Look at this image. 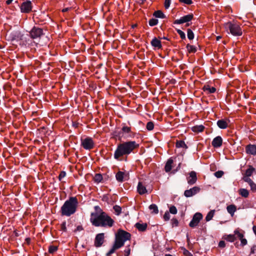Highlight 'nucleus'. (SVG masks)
<instances>
[{
    "label": "nucleus",
    "instance_id": "nucleus-1",
    "mask_svg": "<svg viewBox=\"0 0 256 256\" xmlns=\"http://www.w3.org/2000/svg\"><path fill=\"white\" fill-rule=\"evenodd\" d=\"M94 208L97 213H92L91 214L90 222L92 225L96 226L112 227L114 223V220L98 206H96Z\"/></svg>",
    "mask_w": 256,
    "mask_h": 256
},
{
    "label": "nucleus",
    "instance_id": "nucleus-2",
    "mask_svg": "<svg viewBox=\"0 0 256 256\" xmlns=\"http://www.w3.org/2000/svg\"><path fill=\"white\" fill-rule=\"evenodd\" d=\"M139 146V144L135 141L122 142L117 146L114 154V158L118 160L120 157L130 154L135 149L138 148Z\"/></svg>",
    "mask_w": 256,
    "mask_h": 256
},
{
    "label": "nucleus",
    "instance_id": "nucleus-3",
    "mask_svg": "<svg viewBox=\"0 0 256 256\" xmlns=\"http://www.w3.org/2000/svg\"><path fill=\"white\" fill-rule=\"evenodd\" d=\"M130 234L124 230H118L116 234V238L112 248L106 254V256H110L114 252L124 246V242L130 238Z\"/></svg>",
    "mask_w": 256,
    "mask_h": 256
},
{
    "label": "nucleus",
    "instance_id": "nucleus-4",
    "mask_svg": "<svg viewBox=\"0 0 256 256\" xmlns=\"http://www.w3.org/2000/svg\"><path fill=\"white\" fill-rule=\"evenodd\" d=\"M78 205V201L76 196L70 197L60 208L62 216H70L74 214L76 211Z\"/></svg>",
    "mask_w": 256,
    "mask_h": 256
},
{
    "label": "nucleus",
    "instance_id": "nucleus-5",
    "mask_svg": "<svg viewBox=\"0 0 256 256\" xmlns=\"http://www.w3.org/2000/svg\"><path fill=\"white\" fill-rule=\"evenodd\" d=\"M225 28L227 31L234 36H240L242 34V29L239 24L232 22H228L224 24Z\"/></svg>",
    "mask_w": 256,
    "mask_h": 256
},
{
    "label": "nucleus",
    "instance_id": "nucleus-6",
    "mask_svg": "<svg viewBox=\"0 0 256 256\" xmlns=\"http://www.w3.org/2000/svg\"><path fill=\"white\" fill-rule=\"evenodd\" d=\"M120 138H132L135 136V133L132 131L131 128L126 126L125 124H122L121 131L119 132Z\"/></svg>",
    "mask_w": 256,
    "mask_h": 256
},
{
    "label": "nucleus",
    "instance_id": "nucleus-7",
    "mask_svg": "<svg viewBox=\"0 0 256 256\" xmlns=\"http://www.w3.org/2000/svg\"><path fill=\"white\" fill-rule=\"evenodd\" d=\"M82 146L86 150H90L94 147V142L91 138L87 137L81 140Z\"/></svg>",
    "mask_w": 256,
    "mask_h": 256
},
{
    "label": "nucleus",
    "instance_id": "nucleus-8",
    "mask_svg": "<svg viewBox=\"0 0 256 256\" xmlns=\"http://www.w3.org/2000/svg\"><path fill=\"white\" fill-rule=\"evenodd\" d=\"M193 18L194 15L192 14H188V15L184 16L180 18L179 19L176 20L174 21V24H180L186 22V26H189L190 24L188 22L191 21L192 20Z\"/></svg>",
    "mask_w": 256,
    "mask_h": 256
},
{
    "label": "nucleus",
    "instance_id": "nucleus-9",
    "mask_svg": "<svg viewBox=\"0 0 256 256\" xmlns=\"http://www.w3.org/2000/svg\"><path fill=\"white\" fill-rule=\"evenodd\" d=\"M43 34L42 29L36 26H34L30 32V37L32 39L40 38Z\"/></svg>",
    "mask_w": 256,
    "mask_h": 256
},
{
    "label": "nucleus",
    "instance_id": "nucleus-10",
    "mask_svg": "<svg viewBox=\"0 0 256 256\" xmlns=\"http://www.w3.org/2000/svg\"><path fill=\"white\" fill-rule=\"evenodd\" d=\"M202 218V215L200 213L196 212L195 214L189 224L191 228H194L197 226Z\"/></svg>",
    "mask_w": 256,
    "mask_h": 256
},
{
    "label": "nucleus",
    "instance_id": "nucleus-11",
    "mask_svg": "<svg viewBox=\"0 0 256 256\" xmlns=\"http://www.w3.org/2000/svg\"><path fill=\"white\" fill-rule=\"evenodd\" d=\"M20 11L23 13H29L32 10V4L30 1L27 0L22 4L20 6Z\"/></svg>",
    "mask_w": 256,
    "mask_h": 256
},
{
    "label": "nucleus",
    "instance_id": "nucleus-12",
    "mask_svg": "<svg viewBox=\"0 0 256 256\" xmlns=\"http://www.w3.org/2000/svg\"><path fill=\"white\" fill-rule=\"evenodd\" d=\"M104 233H100L96 234L94 239V246L97 248L101 246L104 242Z\"/></svg>",
    "mask_w": 256,
    "mask_h": 256
},
{
    "label": "nucleus",
    "instance_id": "nucleus-13",
    "mask_svg": "<svg viewBox=\"0 0 256 256\" xmlns=\"http://www.w3.org/2000/svg\"><path fill=\"white\" fill-rule=\"evenodd\" d=\"M200 191V188L198 186H194L190 190H186L184 192V196L186 197H191Z\"/></svg>",
    "mask_w": 256,
    "mask_h": 256
},
{
    "label": "nucleus",
    "instance_id": "nucleus-14",
    "mask_svg": "<svg viewBox=\"0 0 256 256\" xmlns=\"http://www.w3.org/2000/svg\"><path fill=\"white\" fill-rule=\"evenodd\" d=\"M230 122V120L228 119H220L217 121L216 124L221 129L226 128Z\"/></svg>",
    "mask_w": 256,
    "mask_h": 256
},
{
    "label": "nucleus",
    "instance_id": "nucleus-15",
    "mask_svg": "<svg viewBox=\"0 0 256 256\" xmlns=\"http://www.w3.org/2000/svg\"><path fill=\"white\" fill-rule=\"evenodd\" d=\"M222 144V139L220 136L214 138L212 142V145L214 148L220 147Z\"/></svg>",
    "mask_w": 256,
    "mask_h": 256
},
{
    "label": "nucleus",
    "instance_id": "nucleus-16",
    "mask_svg": "<svg viewBox=\"0 0 256 256\" xmlns=\"http://www.w3.org/2000/svg\"><path fill=\"white\" fill-rule=\"evenodd\" d=\"M189 175V176L187 178L188 183L190 185L194 184L197 180L196 172L192 171L190 173Z\"/></svg>",
    "mask_w": 256,
    "mask_h": 256
},
{
    "label": "nucleus",
    "instance_id": "nucleus-17",
    "mask_svg": "<svg viewBox=\"0 0 256 256\" xmlns=\"http://www.w3.org/2000/svg\"><path fill=\"white\" fill-rule=\"evenodd\" d=\"M235 234H236L240 240V245L242 246H246L247 244V240L244 238V234L240 232L238 230H235L234 232Z\"/></svg>",
    "mask_w": 256,
    "mask_h": 256
},
{
    "label": "nucleus",
    "instance_id": "nucleus-18",
    "mask_svg": "<svg viewBox=\"0 0 256 256\" xmlns=\"http://www.w3.org/2000/svg\"><path fill=\"white\" fill-rule=\"evenodd\" d=\"M246 152L248 154H256V146L253 144L248 145L246 148Z\"/></svg>",
    "mask_w": 256,
    "mask_h": 256
},
{
    "label": "nucleus",
    "instance_id": "nucleus-19",
    "mask_svg": "<svg viewBox=\"0 0 256 256\" xmlns=\"http://www.w3.org/2000/svg\"><path fill=\"white\" fill-rule=\"evenodd\" d=\"M150 44L153 47H154L158 49H160L162 47L160 40L156 38H154L152 40Z\"/></svg>",
    "mask_w": 256,
    "mask_h": 256
},
{
    "label": "nucleus",
    "instance_id": "nucleus-20",
    "mask_svg": "<svg viewBox=\"0 0 256 256\" xmlns=\"http://www.w3.org/2000/svg\"><path fill=\"white\" fill-rule=\"evenodd\" d=\"M137 190L138 194L141 195L147 192L146 188L142 184L141 182H138Z\"/></svg>",
    "mask_w": 256,
    "mask_h": 256
},
{
    "label": "nucleus",
    "instance_id": "nucleus-21",
    "mask_svg": "<svg viewBox=\"0 0 256 256\" xmlns=\"http://www.w3.org/2000/svg\"><path fill=\"white\" fill-rule=\"evenodd\" d=\"M202 89L208 94H213L216 91V88L214 87H211L209 85H204Z\"/></svg>",
    "mask_w": 256,
    "mask_h": 256
},
{
    "label": "nucleus",
    "instance_id": "nucleus-22",
    "mask_svg": "<svg viewBox=\"0 0 256 256\" xmlns=\"http://www.w3.org/2000/svg\"><path fill=\"white\" fill-rule=\"evenodd\" d=\"M226 210L230 214V216H233L234 212L236 210V207L234 204H230L227 206Z\"/></svg>",
    "mask_w": 256,
    "mask_h": 256
},
{
    "label": "nucleus",
    "instance_id": "nucleus-23",
    "mask_svg": "<svg viewBox=\"0 0 256 256\" xmlns=\"http://www.w3.org/2000/svg\"><path fill=\"white\" fill-rule=\"evenodd\" d=\"M125 175L126 174L124 172L119 171L116 174V180L119 182H122L124 181Z\"/></svg>",
    "mask_w": 256,
    "mask_h": 256
},
{
    "label": "nucleus",
    "instance_id": "nucleus-24",
    "mask_svg": "<svg viewBox=\"0 0 256 256\" xmlns=\"http://www.w3.org/2000/svg\"><path fill=\"white\" fill-rule=\"evenodd\" d=\"M173 164V160L170 158L168 159L164 169L166 172H169L172 168V164Z\"/></svg>",
    "mask_w": 256,
    "mask_h": 256
},
{
    "label": "nucleus",
    "instance_id": "nucleus-25",
    "mask_svg": "<svg viewBox=\"0 0 256 256\" xmlns=\"http://www.w3.org/2000/svg\"><path fill=\"white\" fill-rule=\"evenodd\" d=\"M148 225L146 223L144 224H140L136 223V228L140 232H144L146 230L147 228Z\"/></svg>",
    "mask_w": 256,
    "mask_h": 256
},
{
    "label": "nucleus",
    "instance_id": "nucleus-26",
    "mask_svg": "<svg viewBox=\"0 0 256 256\" xmlns=\"http://www.w3.org/2000/svg\"><path fill=\"white\" fill-rule=\"evenodd\" d=\"M204 126L202 125H198L193 126L192 128V130L195 132H200L204 130Z\"/></svg>",
    "mask_w": 256,
    "mask_h": 256
},
{
    "label": "nucleus",
    "instance_id": "nucleus-27",
    "mask_svg": "<svg viewBox=\"0 0 256 256\" xmlns=\"http://www.w3.org/2000/svg\"><path fill=\"white\" fill-rule=\"evenodd\" d=\"M239 194L242 197L246 198L249 196V192L245 188H240L238 190Z\"/></svg>",
    "mask_w": 256,
    "mask_h": 256
},
{
    "label": "nucleus",
    "instance_id": "nucleus-28",
    "mask_svg": "<svg viewBox=\"0 0 256 256\" xmlns=\"http://www.w3.org/2000/svg\"><path fill=\"white\" fill-rule=\"evenodd\" d=\"M176 147L178 148H187L188 146L183 140H178L176 144Z\"/></svg>",
    "mask_w": 256,
    "mask_h": 256
},
{
    "label": "nucleus",
    "instance_id": "nucleus-29",
    "mask_svg": "<svg viewBox=\"0 0 256 256\" xmlns=\"http://www.w3.org/2000/svg\"><path fill=\"white\" fill-rule=\"evenodd\" d=\"M149 209L152 211V213L157 214L158 212V210L156 204H152L149 206Z\"/></svg>",
    "mask_w": 256,
    "mask_h": 256
},
{
    "label": "nucleus",
    "instance_id": "nucleus-30",
    "mask_svg": "<svg viewBox=\"0 0 256 256\" xmlns=\"http://www.w3.org/2000/svg\"><path fill=\"white\" fill-rule=\"evenodd\" d=\"M255 168H254L252 166H250L248 168L246 171L245 176H250L253 172L255 171Z\"/></svg>",
    "mask_w": 256,
    "mask_h": 256
},
{
    "label": "nucleus",
    "instance_id": "nucleus-31",
    "mask_svg": "<svg viewBox=\"0 0 256 256\" xmlns=\"http://www.w3.org/2000/svg\"><path fill=\"white\" fill-rule=\"evenodd\" d=\"M224 239L230 242H234L236 240V236L234 234L226 235L224 236Z\"/></svg>",
    "mask_w": 256,
    "mask_h": 256
},
{
    "label": "nucleus",
    "instance_id": "nucleus-32",
    "mask_svg": "<svg viewBox=\"0 0 256 256\" xmlns=\"http://www.w3.org/2000/svg\"><path fill=\"white\" fill-rule=\"evenodd\" d=\"M154 16L157 18H165L166 16L164 14L161 10L156 11L154 13Z\"/></svg>",
    "mask_w": 256,
    "mask_h": 256
},
{
    "label": "nucleus",
    "instance_id": "nucleus-33",
    "mask_svg": "<svg viewBox=\"0 0 256 256\" xmlns=\"http://www.w3.org/2000/svg\"><path fill=\"white\" fill-rule=\"evenodd\" d=\"M214 214V210H211L207 214L206 217V222H208L210 220Z\"/></svg>",
    "mask_w": 256,
    "mask_h": 256
},
{
    "label": "nucleus",
    "instance_id": "nucleus-34",
    "mask_svg": "<svg viewBox=\"0 0 256 256\" xmlns=\"http://www.w3.org/2000/svg\"><path fill=\"white\" fill-rule=\"evenodd\" d=\"M102 176L100 174H95L94 176V180L95 182L99 183L101 182L102 180Z\"/></svg>",
    "mask_w": 256,
    "mask_h": 256
},
{
    "label": "nucleus",
    "instance_id": "nucleus-35",
    "mask_svg": "<svg viewBox=\"0 0 256 256\" xmlns=\"http://www.w3.org/2000/svg\"><path fill=\"white\" fill-rule=\"evenodd\" d=\"M186 48H187L188 52L190 53H191V52L194 53L196 51V48L194 46H192V45L188 44L186 46Z\"/></svg>",
    "mask_w": 256,
    "mask_h": 256
},
{
    "label": "nucleus",
    "instance_id": "nucleus-36",
    "mask_svg": "<svg viewBox=\"0 0 256 256\" xmlns=\"http://www.w3.org/2000/svg\"><path fill=\"white\" fill-rule=\"evenodd\" d=\"M148 24L151 26H156L158 24V20L156 18H151L149 20Z\"/></svg>",
    "mask_w": 256,
    "mask_h": 256
},
{
    "label": "nucleus",
    "instance_id": "nucleus-37",
    "mask_svg": "<svg viewBox=\"0 0 256 256\" xmlns=\"http://www.w3.org/2000/svg\"><path fill=\"white\" fill-rule=\"evenodd\" d=\"M115 213L116 215H119L121 213L122 208L117 205H116L113 208Z\"/></svg>",
    "mask_w": 256,
    "mask_h": 256
},
{
    "label": "nucleus",
    "instance_id": "nucleus-38",
    "mask_svg": "<svg viewBox=\"0 0 256 256\" xmlns=\"http://www.w3.org/2000/svg\"><path fill=\"white\" fill-rule=\"evenodd\" d=\"M249 256H256V245H254L251 248Z\"/></svg>",
    "mask_w": 256,
    "mask_h": 256
},
{
    "label": "nucleus",
    "instance_id": "nucleus-39",
    "mask_svg": "<svg viewBox=\"0 0 256 256\" xmlns=\"http://www.w3.org/2000/svg\"><path fill=\"white\" fill-rule=\"evenodd\" d=\"M188 38L189 40H192L194 38V34L190 29H188L187 31Z\"/></svg>",
    "mask_w": 256,
    "mask_h": 256
},
{
    "label": "nucleus",
    "instance_id": "nucleus-40",
    "mask_svg": "<svg viewBox=\"0 0 256 256\" xmlns=\"http://www.w3.org/2000/svg\"><path fill=\"white\" fill-rule=\"evenodd\" d=\"M58 250V247L54 246H50L48 248V252L50 254H54Z\"/></svg>",
    "mask_w": 256,
    "mask_h": 256
},
{
    "label": "nucleus",
    "instance_id": "nucleus-41",
    "mask_svg": "<svg viewBox=\"0 0 256 256\" xmlns=\"http://www.w3.org/2000/svg\"><path fill=\"white\" fill-rule=\"evenodd\" d=\"M146 127L148 130H152L154 128V124L152 122H149L147 123Z\"/></svg>",
    "mask_w": 256,
    "mask_h": 256
},
{
    "label": "nucleus",
    "instance_id": "nucleus-42",
    "mask_svg": "<svg viewBox=\"0 0 256 256\" xmlns=\"http://www.w3.org/2000/svg\"><path fill=\"white\" fill-rule=\"evenodd\" d=\"M169 211L170 213L173 214H176L177 213V209L176 207L174 206H171L169 208Z\"/></svg>",
    "mask_w": 256,
    "mask_h": 256
},
{
    "label": "nucleus",
    "instance_id": "nucleus-43",
    "mask_svg": "<svg viewBox=\"0 0 256 256\" xmlns=\"http://www.w3.org/2000/svg\"><path fill=\"white\" fill-rule=\"evenodd\" d=\"M176 31L182 39L184 40L186 38V34L184 32L180 30H177Z\"/></svg>",
    "mask_w": 256,
    "mask_h": 256
},
{
    "label": "nucleus",
    "instance_id": "nucleus-44",
    "mask_svg": "<svg viewBox=\"0 0 256 256\" xmlns=\"http://www.w3.org/2000/svg\"><path fill=\"white\" fill-rule=\"evenodd\" d=\"M224 172L222 170H218L214 173V176L217 178H220L224 175Z\"/></svg>",
    "mask_w": 256,
    "mask_h": 256
},
{
    "label": "nucleus",
    "instance_id": "nucleus-45",
    "mask_svg": "<svg viewBox=\"0 0 256 256\" xmlns=\"http://www.w3.org/2000/svg\"><path fill=\"white\" fill-rule=\"evenodd\" d=\"M60 230L62 232H66V222L64 221L60 224Z\"/></svg>",
    "mask_w": 256,
    "mask_h": 256
},
{
    "label": "nucleus",
    "instance_id": "nucleus-46",
    "mask_svg": "<svg viewBox=\"0 0 256 256\" xmlns=\"http://www.w3.org/2000/svg\"><path fill=\"white\" fill-rule=\"evenodd\" d=\"M180 3L186 4L190 5L192 4V0H178Z\"/></svg>",
    "mask_w": 256,
    "mask_h": 256
},
{
    "label": "nucleus",
    "instance_id": "nucleus-47",
    "mask_svg": "<svg viewBox=\"0 0 256 256\" xmlns=\"http://www.w3.org/2000/svg\"><path fill=\"white\" fill-rule=\"evenodd\" d=\"M164 219L165 221H168L170 219V212H166L164 215Z\"/></svg>",
    "mask_w": 256,
    "mask_h": 256
},
{
    "label": "nucleus",
    "instance_id": "nucleus-48",
    "mask_svg": "<svg viewBox=\"0 0 256 256\" xmlns=\"http://www.w3.org/2000/svg\"><path fill=\"white\" fill-rule=\"evenodd\" d=\"M250 186V189L253 192H256V184L252 182L249 184Z\"/></svg>",
    "mask_w": 256,
    "mask_h": 256
},
{
    "label": "nucleus",
    "instance_id": "nucleus-49",
    "mask_svg": "<svg viewBox=\"0 0 256 256\" xmlns=\"http://www.w3.org/2000/svg\"><path fill=\"white\" fill-rule=\"evenodd\" d=\"M172 226H177L178 224V222L177 219L173 218L171 220Z\"/></svg>",
    "mask_w": 256,
    "mask_h": 256
},
{
    "label": "nucleus",
    "instance_id": "nucleus-50",
    "mask_svg": "<svg viewBox=\"0 0 256 256\" xmlns=\"http://www.w3.org/2000/svg\"><path fill=\"white\" fill-rule=\"evenodd\" d=\"M243 180L247 182L249 184H251L253 181L250 178V176H244L243 178Z\"/></svg>",
    "mask_w": 256,
    "mask_h": 256
},
{
    "label": "nucleus",
    "instance_id": "nucleus-51",
    "mask_svg": "<svg viewBox=\"0 0 256 256\" xmlns=\"http://www.w3.org/2000/svg\"><path fill=\"white\" fill-rule=\"evenodd\" d=\"M66 176V172L64 171H62L60 172L58 178L60 180H61L64 178Z\"/></svg>",
    "mask_w": 256,
    "mask_h": 256
},
{
    "label": "nucleus",
    "instance_id": "nucleus-52",
    "mask_svg": "<svg viewBox=\"0 0 256 256\" xmlns=\"http://www.w3.org/2000/svg\"><path fill=\"white\" fill-rule=\"evenodd\" d=\"M130 246L126 247V248L124 250V256H129L130 254Z\"/></svg>",
    "mask_w": 256,
    "mask_h": 256
},
{
    "label": "nucleus",
    "instance_id": "nucleus-53",
    "mask_svg": "<svg viewBox=\"0 0 256 256\" xmlns=\"http://www.w3.org/2000/svg\"><path fill=\"white\" fill-rule=\"evenodd\" d=\"M171 0H165L164 1V7L166 9H168L170 6Z\"/></svg>",
    "mask_w": 256,
    "mask_h": 256
},
{
    "label": "nucleus",
    "instance_id": "nucleus-54",
    "mask_svg": "<svg viewBox=\"0 0 256 256\" xmlns=\"http://www.w3.org/2000/svg\"><path fill=\"white\" fill-rule=\"evenodd\" d=\"M226 246L225 242L223 240H220L218 243V246L220 248H224Z\"/></svg>",
    "mask_w": 256,
    "mask_h": 256
},
{
    "label": "nucleus",
    "instance_id": "nucleus-55",
    "mask_svg": "<svg viewBox=\"0 0 256 256\" xmlns=\"http://www.w3.org/2000/svg\"><path fill=\"white\" fill-rule=\"evenodd\" d=\"M184 254L186 256H189L190 254H192L190 252H189V251H188V250H184Z\"/></svg>",
    "mask_w": 256,
    "mask_h": 256
},
{
    "label": "nucleus",
    "instance_id": "nucleus-56",
    "mask_svg": "<svg viewBox=\"0 0 256 256\" xmlns=\"http://www.w3.org/2000/svg\"><path fill=\"white\" fill-rule=\"evenodd\" d=\"M12 0H7L6 1V4H8V5L10 4L12 2Z\"/></svg>",
    "mask_w": 256,
    "mask_h": 256
},
{
    "label": "nucleus",
    "instance_id": "nucleus-57",
    "mask_svg": "<svg viewBox=\"0 0 256 256\" xmlns=\"http://www.w3.org/2000/svg\"><path fill=\"white\" fill-rule=\"evenodd\" d=\"M70 8H64L62 10V12H66L67 11H68Z\"/></svg>",
    "mask_w": 256,
    "mask_h": 256
},
{
    "label": "nucleus",
    "instance_id": "nucleus-58",
    "mask_svg": "<svg viewBox=\"0 0 256 256\" xmlns=\"http://www.w3.org/2000/svg\"><path fill=\"white\" fill-rule=\"evenodd\" d=\"M82 230V226H78L76 228V230H78V231Z\"/></svg>",
    "mask_w": 256,
    "mask_h": 256
},
{
    "label": "nucleus",
    "instance_id": "nucleus-59",
    "mask_svg": "<svg viewBox=\"0 0 256 256\" xmlns=\"http://www.w3.org/2000/svg\"><path fill=\"white\" fill-rule=\"evenodd\" d=\"M221 38V37L220 36H218L216 38V40H219L220 38Z\"/></svg>",
    "mask_w": 256,
    "mask_h": 256
},
{
    "label": "nucleus",
    "instance_id": "nucleus-60",
    "mask_svg": "<svg viewBox=\"0 0 256 256\" xmlns=\"http://www.w3.org/2000/svg\"><path fill=\"white\" fill-rule=\"evenodd\" d=\"M165 256H172V255L170 254H166L165 255Z\"/></svg>",
    "mask_w": 256,
    "mask_h": 256
}]
</instances>
